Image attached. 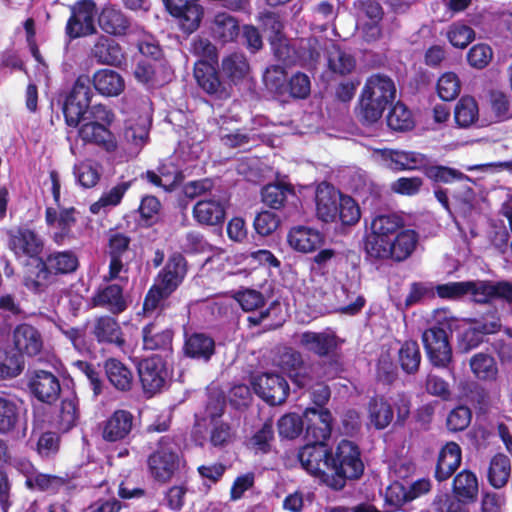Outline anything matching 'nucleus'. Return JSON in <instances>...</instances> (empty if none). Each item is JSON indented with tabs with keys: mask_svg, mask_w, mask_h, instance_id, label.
Listing matches in <instances>:
<instances>
[{
	"mask_svg": "<svg viewBox=\"0 0 512 512\" xmlns=\"http://www.w3.org/2000/svg\"><path fill=\"white\" fill-rule=\"evenodd\" d=\"M396 96L394 81L387 75L369 76L361 91L357 117L364 125L376 123Z\"/></svg>",
	"mask_w": 512,
	"mask_h": 512,
	"instance_id": "1",
	"label": "nucleus"
},
{
	"mask_svg": "<svg viewBox=\"0 0 512 512\" xmlns=\"http://www.w3.org/2000/svg\"><path fill=\"white\" fill-rule=\"evenodd\" d=\"M186 274L187 262L184 256L180 253L172 254L145 296L144 312H152L162 307L168 297L181 285Z\"/></svg>",
	"mask_w": 512,
	"mask_h": 512,
	"instance_id": "2",
	"label": "nucleus"
},
{
	"mask_svg": "<svg viewBox=\"0 0 512 512\" xmlns=\"http://www.w3.org/2000/svg\"><path fill=\"white\" fill-rule=\"evenodd\" d=\"M184 464L180 438L171 435L160 437L147 459L149 473L155 481L161 483L170 481Z\"/></svg>",
	"mask_w": 512,
	"mask_h": 512,
	"instance_id": "3",
	"label": "nucleus"
},
{
	"mask_svg": "<svg viewBox=\"0 0 512 512\" xmlns=\"http://www.w3.org/2000/svg\"><path fill=\"white\" fill-rule=\"evenodd\" d=\"M364 471L359 447L349 440H342L334 454L330 451L331 473L328 485L338 490L345 486L347 479H358Z\"/></svg>",
	"mask_w": 512,
	"mask_h": 512,
	"instance_id": "4",
	"label": "nucleus"
},
{
	"mask_svg": "<svg viewBox=\"0 0 512 512\" xmlns=\"http://www.w3.org/2000/svg\"><path fill=\"white\" fill-rule=\"evenodd\" d=\"M92 94L90 78L79 76L62 108L68 126L77 127L81 120L86 119Z\"/></svg>",
	"mask_w": 512,
	"mask_h": 512,
	"instance_id": "5",
	"label": "nucleus"
},
{
	"mask_svg": "<svg viewBox=\"0 0 512 512\" xmlns=\"http://www.w3.org/2000/svg\"><path fill=\"white\" fill-rule=\"evenodd\" d=\"M403 226L402 217L396 214H380L374 217L371 222V233L367 235L364 245L367 257L370 259L375 253H379V250L387 251L381 246L392 241Z\"/></svg>",
	"mask_w": 512,
	"mask_h": 512,
	"instance_id": "6",
	"label": "nucleus"
},
{
	"mask_svg": "<svg viewBox=\"0 0 512 512\" xmlns=\"http://www.w3.org/2000/svg\"><path fill=\"white\" fill-rule=\"evenodd\" d=\"M422 341L431 364L438 368L448 369L452 361V349L449 344L448 334L441 326H432L422 334Z\"/></svg>",
	"mask_w": 512,
	"mask_h": 512,
	"instance_id": "7",
	"label": "nucleus"
},
{
	"mask_svg": "<svg viewBox=\"0 0 512 512\" xmlns=\"http://www.w3.org/2000/svg\"><path fill=\"white\" fill-rule=\"evenodd\" d=\"M77 137L83 142L81 146L78 139L72 142L71 135L67 136V140L70 141V152L74 156L82 154V147L85 144L97 145L107 152H113L117 148V141L113 133L105 125L97 122L84 123L77 131Z\"/></svg>",
	"mask_w": 512,
	"mask_h": 512,
	"instance_id": "8",
	"label": "nucleus"
},
{
	"mask_svg": "<svg viewBox=\"0 0 512 512\" xmlns=\"http://www.w3.org/2000/svg\"><path fill=\"white\" fill-rule=\"evenodd\" d=\"M138 374L144 392L151 395L162 391L172 376L171 370L161 356L142 360L138 366Z\"/></svg>",
	"mask_w": 512,
	"mask_h": 512,
	"instance_id": "9",
	"label": "nucleus"
},
{
	"mask_svg": "<svg viewBox=\"0 0 512 512\" xmlns=\"http://www.w3.org/2000/svg\"><path fill=\"white\" fill-rule=\"evenodd\" d=\"M297 457L304 470L328 484L330 450L327 444L306 443L299 449Z\"/></svg>",
	"mask_w": 512,
	"mask_h": 512,
	"instance_id": "10",
	"label": "nucleus"
},
{
	"mask_svg": "<svg viewBox=\"0 0 512 512\" xmlns=\"http://www.w3.org/2000/svg\"><path fill=\"white\" fill-rule=\"evenodd\" d=\"M251 384L254 392L271 406L284 403L290 390L287 380L277 373L258 375L253 378Z\"/></svg>",
	"mask_w": 512,
	"mask_h": 512,
	"instance_id": "11",
	"label": "nucleus"
},
{
	"mask_svg": "<svg viewBox=\"0 0 512 512\" xmlns=\"http://www.w3.org/2000/svg\"><path fill=\"white\" fill-rule=\"evenodd\" d=\"M234 299L244 312L251 313L246 318L250 328L261 325L269 317L272 307L275 305L272 303L269 307H265L266 298L263 293L249 288L236 291Z\"/></svg>",
	"mask_w": 512,
	"mask_h": 512,
	"instance_id": "12",
	"label": "nucleus"
},
{
	"mask_svg": "<svg viewBox=\"0 0 512 512\" xmlns=\"http://www.w3.org/2000/svg\"><path fill=\"white\" fill-rule=\"evenodd\" d=\"M194 77L198 86L211 98V101H223L230 97L231 85L222 81L217 70L209 63L196 64Z\"/></svg>",
	"mask_w": 512,
	"mask_h": 512,
	"instance_id": "13",
	"label": "nucleus"
},
{
	"mask_svg": "<svg viewBox=\"0 0 512 512\" xmlns=\"http://www.w3.org/2000/svg\"><path fill=\"white\" fill-rule=\"evenodd\" d=\"M8 245L17 259L26 261L36 260L43 250V240L29 228H18L9 232Z\"/></svg>",
	"mask_w": 512,
	"mask_h": 512,
	"instance_id": "14",
	"label": "nucleus"
},
{
	"mask_svg": "<svg viewBox=\"0 0 512 512\" xmlns=\"http://www.w3.org/2000/svg\"><path fill=\"white\" fill-rule=\"evenodd\" d=\"M95 14L96 5L92 0H83L74 5L66 24V34L72 39L93 34Z\"/></svg>",
	"mask_w": 512,
	"mask_h": 512,
	"instance_id": "15",
	"label": "nucleus"
},
{
	"mask_svg": "<svg viewBox=\"0 0 512 512\" xmlns=\"http://www.w3.org/2000/svg\"><path fill=\"white\" fill-rule=\"evenodd\" d=\"M418 243V234L412 229L401 230L394 235L392 241L385 242L381 248H385L387 251L375 253L370 260H385L393 259L395 261H403L407 259L415 250Z\"/></svg>",
	"mask_w": 512,
	"mask_h": 512,
	"instance_id": "16",
	"label": "nucleus"
},
{
	"mask_svg": "<svg viewBox=\"0 0 512 512\" xmlns=\"http://www.w3.org/2000/svg\"><path fill=\"white\" fill-rule=\"evenodd\" d=\"M374 156L383 166L396 172L421 169L427 162L425 155L413 151L380 149Z\"/></svg>",
	"mask_w": 512,
	"mask_h": 512,
	"instance_id": "17",
	"label": "nucleus"
},
{
	"mask_svg": "<svg viewBox=\"0 0 512 512\" xmlns=\"http://www.w3.org/2000/svg\"><path fill=\"white\" fill-rule=\"evenodd\" d=\"M151 120L148 116L129 119L123 132V146L127 158L136 157L149 141Z\"/></svg>",
	"mask_w": 512,
	"mask_h": 512,
	"instance_id": "18",
	"label": "nucleus"
},
{
	"mask_svg": "<svg viewBox=\"0 0 512 512\" xmlns=\"http://www.w3.org/2000/svg\"><path fill=\"white\" fill-rule=\"evenodd\" d=\"M75 208H59V211L53 207H47L45 211V221L48 227L56 229L52 235L53 241L57 245H63L73 237L72 228L76 224Z\"/></svg>",
	"mask_w": 512,
	"mask_h": 512,
	"instance_id": "19",
	"label": "nucleus"
},
{
	"mask_svg": "<svg viewBox=\"0 0 512 512\" xmlns=\"http://www.w3.org/2000/svg\"><path fill=\"white\" fill-rule=\"evenodd\" d=\"M306 422L305 439L307 443L326 444L332 431V415L329 410L306 408L304 411Z\"/></svg>",
	"mask_w": 512,
	"mask_h": 512,
	"instance_id": "20",
	"label": "nucleus"
},
{
	"mask_svg": "<svg viewBox=\"0 0 512 512\" xmlns=\"http://www.w3.org/2000/svg\"><path fill=\"white\" fill-rule=\"evenodd\" d=\"M227 199L220 193L209 198H203L193 207V218L201 224L216 226L224 222Z\"/></svg>",
	"mask_w": 512,
	"mask_h": 512,
	"instance_id": "21",
	"label": "nucleus"
},
{
	"mask_svg": "<svg viewBox=\"0 0 512 512\" xmlns=\"http://www.w3.org/2000/svg\"><path fill=\"white\" fill-rule=\"evenodd\" d=\"M90 305L105 309L113 315H118L127 309L128 301L124 295L123 287L113 283L100 285L90 298Z\"/></svg>",
	"mask_w": 512,
	"mask_h": 512,
	"instance_id": "22",
	"label": "nucleus"
},
{
	"mask_svg": "<svg viewBox=\"0 0 512 512\" xmlns=\"http://www.w3.org/2000/svg\"><path fill=\"white\" fill-rule=\"evenodd\" d=\"M28 386L31 393L45 403L54 402L61 392L58 377L50 371L34 370L29 373Z\"/></svg>",
	"mask_w": 512,
	"mask_h": 512,
	"instance_id": "23",
	"label": "nucleus"
},
{
	"mask_svg": "<svg viewBox=\"0 0 512 512\" xmlns=\"http://www.w3.org/2000/svg\"><path fill=\"white\" fill-rule=\"evenodd\" d=\"M134 416L127 410H116L100 425L101 434L107 442H118L128 438L133 427Z\"/></svg>",
	"mask_w": 512,
	"mask_h": 512,
	"instance_id": "24",
	"label": "nucleus"
},
{
	"mask_svg": "<svg viewBox=\"0 0 512 512\" xmlns=\"http://www.w3.org/2000/svg\"><path fill=\"white\" fill-rule=\"evenodd\" d=\"M342 194L332 185L321 183L316 189L315 203L317 217L326 223L337 220V209Z\"/></svg>",
	"mask_w": 512,
	"mask_h": 512,
	"instance_id": "25",
	"label": "nucleus"
},
{
	"mask_svg": "<svg viewBox=\"0 0 512 512\" xmlns=\"http://www.w3.org/2000/svg\"><path fill=\"white\" fill-rule=\"evenodd\" d=\"M227 119L228 118L226 116H221L218 122L219 137L223 145L230 148L248 150L260 143V135L256 132L255 129L243 128L231 131L225 127Z\"/></svg>",
	"mask_w": 512,
	"mask_h": 512,
	"instance_id": "26",
	"label": "nucleus"
},
{
	"mask_svg": "<svg viewBox=\"0 0 512 512\" xmlns=\"http://www.w3.org/2000/svg\"><path fill=\"white\" fill-rule=\"evenodd\" d=\"M13 343L18 352L28 357L38 355L43 349V338L40 331L27 323L15 327Z\"/></svg>",
	"mask_w": 512,
	"mask_h": 512,
	"instance_id": "27",
	"label": "nucleus"
},
{
	"mask_svg": "<svg viewBox=\"0 0 512 512\" xmlns=\"http://www.w3.org/2000/svg\"><path fill=\"white\" fill-rule=\"evenodd\" d=\"M215 340L204 332L185 334L183 351L186 357L207 363L215 354Z\"/></svg>",
	"mask_w": 512,
	"mask_h": 512,
	"instance_id": "28",
	"label": "nucleus"
},
{
	"mask_svg": "<svg viewBox=\"0 0 512 512\" xmlns=\"http://www.w3.org/2000/svg\"><path fill=\"white\" fill-rule=\"evenodd\" d=\"M173 331L150 322L142 328L143 348L150 351L172 352Z\"/></svg>",
	"mask_w": 512,
	"mask_h": 512,
	"instance_id": "29",
	"label": "nucleus"
},
{
	"mask_svg": "<svg viewBox=\"0 0 512 512\" xmlns=\"http://www.w3.org/2000/svg\"><path fill=\"white\" fill-rule=\"evenodd\" d=\"M90 56L100 65L118 66L124 60L121 46L114 39L103 35L97 38Z\"/></svg>",
	"mask_w": 512,
	"mask_h": 512,
	"instance_id": "30",
	"label": "nucleus"
},
{
	"mask_svg": "<svg viewBox=\"0 0 512 512\" xmlns=\"http://www.w3.org/2000/svg\"><path fill=\"white\" fill-rule=\"evenodd\" d=\"M358 285L355 283L342 284L335 289L337 304L335 310L346 315H356L365 306L366 300L358 293Z\"/></svg>",
	"mask_w": 512,
	"mask_h": 512,
	"instance_id": "31",
	"label": "nucleus"
},
{
	"mask_svg": "<svg viewBox=\"0 0 512 512\" xmlns=\"http://www.w3.org/2000/svg\"><path fill=\"white\" fill-rule=\"evenodd\" d=\"M287 240L295 251L310 253L322 245L323 235L316 229L296 226L289 231Z\"/></svg>",
	"mask_w": 512,
	"mask_h": 512,
	"instance_id": "32",
	"label": "nucleus"
},
{
	"mask_svg": "<svg viewBox=\"0 0 512 512\" xmlns=\"http://www.w3.org/2000/svg\"><path fill=\"white\" fill-rule=\"evenodd\" d=\"M462 461V451L455 442H448L439 452L435 478L439 481H445L452 476Z\"/></svg>",
	"mask_w": 512,
	"mask_h": 512,
	"instance_id": "33",
	"label": "nucleus"
},
{
	"mask_svg": "<svg viewBox=\"0 0 512 512\" xmlns=\"http://www.w3.org/2000/svg\"><path fill=\"white\" fill-rule=\"evenodd\" d=\"M34 261L35 265H26L23 284L33 293H42L55 281V278L44 263L43 258H37Z\"/></svg>",
	"mask_w": 512,
	"mask_h": 512,
	"instance_id": "34",
	"label": "nucleus"
},
{
	"mask_svg": "<svg viewBox=\"0 0 512 512\" xmlns=\"http://www.w3.org/2000/svg\"><path fill=\"white\" fill-rule=\"evenodd\" d=\"M91 333L99 343L115 344L118 347L125 343L119 323L111 316L95 318Z\"/></svg>",
	"mask_w": 512,
	"mask_h": 512,
	"instance_id": "35",
	"label": "nucleus"
},
{
	"mask_svg": "<svg viewBox=\"0 0 512 512\" xmlns=\"http://www.w3.org/2000/svg\"><path fill=\"white\" fill-rule=\"evenodd\" d=\"M212 37L222 44L233 42L240 34L236 17L226 12L217 13L210 26Z\"/></svg>",
	"mask_w": 512,
	"mask_h": 512,
	"instance_id": "36",
	"label": "nucleus"
},
{
	"mask_svg": "<svg viewBox=\"0 0 512 512\" xmlns=\"http://www.w3.org/2000/svg\"><path fill=\"white\" fill-rule=\"evenodd\" d=\"M301 344L310 352L324 357L337 348V338L333 333L307 331L301 335Z\"/></svg>",
	"mask_w": 512,
	"mask_h": 512,
	"instance_id": "37",
	"label": "nucleus"
},
{
	"mask_svg": "<svg viewBox=\"0 0 512 512\" xmlns=\"http://www.w3.org/2000/svg\"><path fill=\"white\" fill-rule=\"evenodd\" d=\"M107 379L118 391L126 392L132 388L134 375L132 370L121 361L109 358L104 363Z\"/></svg>",
	"mask_w": 512,
	"mask_h": 512,
	"instance_id": "38",
	"label": "nucleus"
},
{
	"mask_svg": "<svg viewBox=\"0 0 512 512\" xmlns=\"http://www.w3.org/2000/svg\"><path fill=\"white\" fill-rule=\"evenodd\" d=\"M44 263L55 278L57 275H67L77 270L79 260L74 251H52L43 258Z\"/></svg>",
	"mask_w": 512,
	"mask_h": 512,
	"instance_id": "39",
	"label": "nucleus"
},
{
	"mask_svg": "<svg viewBox=\"0 0 512 512\" xmlns=\"http://www.w3.org/2000/svg\"><path fill=\"white\" fill-rule=\"evenodd\" d=\"M79 419V402L74 391L63 394L59 412L56 417L57 428L62 432L72 429Z\"/></svg>",
	"mask_w": 512,
	"mask_h": 512,
	"instance_id": "40",
	"label": "nucleus"
},
{
	"mask_svg": "<svg viewBox=\"0 0 512 512\" xmlns=\"http://www.w3.org/2000/svg\"><path fill=\"white\" fill-rule=\"evenodd\" d=\"M479 492L478 479L469 470L459 472L453 480V493L457 501L472 503L476 501Z\"/></svg>",
	"mask_w": 512,
	"mask_h": 512,
	"instance_id": "41",
	"label": "nucleus"
},
{
	"mask_svg": "<svg viewBox=\"0 0 512 512\" xmlns=\"http://www.w3.org/2000/svg\"><path fill=\"white\" fill-rule=\"evenodd\" d=\"M280 364L291 374L293 382L299 388H306L311 385V378L306 374V368L303 366L302 356L299 352L287 348L281 355Z\"/></svg>",
	"mask_w": 512,
	"mask_h": 512,
	"instance_id": "42",
	"label": "nucleus"
},
{
	"mask_svg": "<svg viewBox=\"0 0 512 512\" xmlns=\"http://www.w3.org/2000/svg\"><path fill=\"white\" fill-rule=\"evenodd\" d=\"M93 86L101 95L117 96L124 90L121 75L110 69H100L93 76Z\"/></svg>",
	"mask_w": 512,
	"mask_h": 512,
	"instance_id": "43",
	"label": "nucleus"
},
{
	"mask_svg": "<svg viewBox=\"0 0 512 512\" xmlns=\"http://www.w3.org/2000/svg\"><path fill=\"white\" fill-rule=\"evenodd\" d=\"M327 64L330 71L339 75H346L353 71L356 65L354 57L334 44L325 46Z\"/></svg>",
	"mask_w": 512,
	"mask_h": 512,
	"instance_id": "44",
	"label": "nucleus"
},
{
	"mask_svg": "<svg viewBox=\"0 0 512 512\" xmlns=\"http://www.w3.org/2000/svg\"><path fill=\"white\" fill-rule=\"evenodd\" d=\"M370 423L378 430L385 429L393 420L394 411L383 396L372 397L368 403Z\"/></svg>",
	"mask_w": 512,
	"mask_h": 512,
	"instance_id": "45",
	"label": "nucleus"
},
{
	"mask_svg": "<svg viewBox=\"0 0 512 512\" xmlns=\"http://www.w3.org/2000/svg\"><path fill=\"white\" fill-rule=\"evenodd\" d=\"M98 23L103 31L111 35H123L129 27L128 19L122 11L112 6L102 9Z\"/></svg>",
	"mask_w": 512,
	"mask_h": 512,
	"instance_id": "46",
	"label": "nucleus"
},
{
	"mask_svg": "<svg viewBox=\"0 0 512 512\" xmlns=\"http://www.w3.org/2000/svg\"><path fill=\"white\" fill-rule=\"evenodd\" d=\"M511 475V461L508 456L498 453L494 455L489 463L487 479L495 489L503 488Z\"/></svg>",
	"mask_w": 512,
	"mask_h": 512,
	"instance_id": "47",
	"label": "nucleus"
},
{
	"mask_svg": "<svg viewBox=\"0 0 512 512\" xmlns=\"http://www.w3.org/2000/svg\"><path fill=\"white\" fill-rule=\"evenodd\" d=\"M274 441L275 437L273 425L271 422H265L247 439L246 446L255 454L264 455L272 451Z\"/></svg>",
	"mask_w": 512,
	"mask_h": 512,
	"instance_id": "48",
	"label": "nucleus"
},
{
	"mask_svg": "<svg viewBox=\"0 0 512 512\" xmlns=\"http://www.w3.org/2000/svg\"><path fill=\"white\" fill-rule=\"evenodd\" d=\"M274 57L283 65L290 66L297 63V40L291 41L285 35L269 36Z\"/></svg>",
	"mask_w": 512,
	"mask_h": 512,
	"instance_id": "49",
	"label": "nucleus"
},
{
	"mask_svg": "<svg viewBox=\"0 0 512 512\" xmlns=\"http://www.w3.org/2000/svg\"><path fill=\"white\" fill-rule=\"evenodd\" d=\"M423 170L425 176L434 183L451 184L470 180V178L460 170L440 164H425Z\"/></svg>",
	"mask_w": 512,
	"mask_h": 512,
	"instance_id": "50",
	"label": "nucleus"
},
{
	"mask_svg": "<svg viewBox=\"0 0 512 512\" xmlns=\"http://www.w3.org/2000/svg\"><path fill=\"white\" fill-rule=\"evenodd\" d=\"M337 17V9L328 1H321L312 8L311 28L324 32L329 28L334 29V21Z\"/></svg>",
	"mask_w": 512,
	"mask_h": 512,
	"instance_id": "51",
	"label": "nucleus"
},
{
	"mask_svg": "<svg viewBox=\"0 0 512 512\" xmlns=\"http://www.w3.org/2000/svg\"><path fill=\"white\" fill-rule=\"evenodd\" d=\"M132 181H121L109 190L105 191L98 201L90 206V211L93 214H98L101 210H106L110 207H115L121 203L125 193L131 187Z\"/></svg>",
	"mask_w": 512,
	"mask_h": 512,
	"instance_id": "52",
	"label": "nucleus"
},
{
	"mask_svg": "<svg viewBox=\"0 0 512 512\" xmlns=\"http://www.w3.org/2000/svg\"><path fill=\"white\" fill-rule=\"evenodd\" d=\"M475 280L448 282L435 286V292L442 299L458 300L470 296L474 301Z\"/></svg>",
	"mask_w": 512,
	"mask_h": 512,
	"instance_id": "53",
	"label": "nucleus"
},
{
	"mask_svg": "<svg viewBox=\"0 0 512 512\" xmlns=\"http://www.w3.org/2000/svg\"><path fill=\"white\" fill-rule=\"evenodd\" d=\"M398 361L407 374H415L421 363V352L416 341H405L398 351Z\"/></svg>",
	"mask_w": 512,
	"mask_h": 512,
	"instance_id": "54",
	"label": "nucleus"
},
{
	"mask_svg": "<svg viewBox=\"0 0 512 512\" xmlns=\"http://www.w3.org/2000/svg\"><path fill=\"white\" fill-rule=\"evenodd\" d=\"M297 63L303 66H315L320 57L322 47L316 38H301L297 40Z\"/></svg>",
	"mask_w": 512,
	"mask_h": 512,
	"instance_id": "55",
	"label": "nucleus"
},
{
	"mask_svg": "<svg viewBox=\"0 0 512 512\" xmlns=\"http://www.w3.org/2000/svg\"><path fill=\"white\" fill-rule=\"evenodd\" d=\"M221 69L231 82L236 83L246 76L249 71V64L243 54L235 52L223 58Z\"/></svg>",
	"mask_w": 512,
	"mask_h": 512,
	"instance_id": "56",
	"label": "nucleus"
},
{
	"mask_svg": "<svg viewBox=\"0 0 512 512\" xmlns=\"http://www.w3.org/2000/svg\"><path fill=\"white\" fill-rule=\"evenodd\" d=\"M262 201L272 209H279L287 201L288 197H295L294 190L291 186L276 183L266 185L261 192Z\"/></svg>",
	"mask_w": 512,
	"mask_h": 512,
	"instance_id": "57",
	"label": "nucleus"
},
{
	"mask_svg": "<svg viewBox=\"0 0 512 512\" xmlns=\"http://www.w3.org/2000/svg\"><path fill=\"white\" fill-rule=\"evenodd\" d=\"M19 420V405L16 400L0 397V434L13 431Z\"/></svg>",
	"mask_w": 512,
	"mask_h": 512,
	"instance_id": "58",
	"label": "nucleus"
},
{
	"mask_svg": "<svg viewBox=\"0 0 512 512\" xmlns=\"http://www.w3.org/2000/svg\"><path fill=\"white\" fill-rule=\"evenodd\" d=\"M478 105L474 98L462 97L455 106L454 118L458 126L466 128L478 119Z\"/></svg>",
	"mask_w": 512,
	"mask_h": 512,
	"instance_id": "59",
	"label": "nucleus"
},
{
	"mask_svg": "<svg viewBox=\"0 0 512 512\" xmlns=\"http://www.w3.org/2000/svg\"><path fill=\"white\" fill-rule=\"evenodd\" d=\"M387 124L394 131H407L414 127L412 112L401 102H397L387 115Z\"/></svg>",
	"mask_w": 512,
	"mask_h": 512,
	"instance_id": "60",
	"label": "nucleus"
},
{
	"mask_svg": "<svg viewBox=\"0 0 512 512\" xmlns=\"http://www.w3.org/2000/svg\"><path fill=\"white\" fill-rule=\"evenodd\" d=\"M470 367L473 374L480 380H493L498 373L495 359L485 353L474 355L470 360Z\"/></svg>",
	"mask_w": 512,
	"mask_h": 512,
	"instance_id": "61",
	"label": "nucleus"
},
{
	"mask_svg": "<svg viewBox=\"0 0 512 512\" xmlns=\"http://www.w3.org/2000/svg\"><path fill=\"white\" fill-rule=\"evenodd\" d=\"M25 484L31 490L56 492L64 484V481L58 476L40 473L35 470L34 473L25 480Z\"/></svg>",
	"mask_w": 512,
	"mask_h": 512,
	"instance_id": "62",
	"label": "nucleus"
},
{
	"mask_svg": "<svg viewBox=\"0 0 512 512\" xmlns=\"http://www.w3.org/2000/svg\"><path fill=\"white\" fill-rule=\"evenodd\" d=\"M183 193L187 198L197 197L209 198L220 193V189L215 186V182L210 178L187 182L183 187Z\"/></svg>",
	"mask_w": 512,
	"mask_h": 512,
	"instance_id": "63",
	"label": "nucleus"
},
{
	"mask_svg": "<svg viewBox=\"0 0 512 512\" xmlns=\"http://www.w3.org/2000/svg\"><path fill=\"white\" fill-rule=\"evenodd\" d=\"M447 38L452 46L463 49L473 41L475 32L462 22H454L448 28Z\"/></svg>",
	"mask_w": 512,
	"mask_h": 512,
	"instance_id": "64",
	"label": "nucleus"
}]
</instances>
